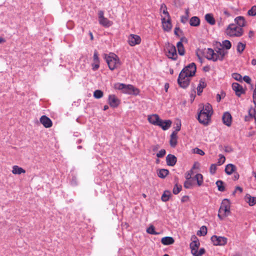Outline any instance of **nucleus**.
Wrapping results in <instances>:
<instances>
[{"mask_svg": "<svg viewBox=\"0 0 256 256\" xmlns=\"http://www.w3.org/2000/svg\"><path fill=\"white\" fill-rule=\"evenodd\" d=\"M176 47L178 48V54L182 56H184L186 51L183 44H182L181 42H178L176 44Z\"/></svg>", "mask_w": 256, "mask_h": 256, "instance_id": "473e14b6", "label": "nucleus"}, {"mask_svg": "<svg viewBox=\"0 0 256 256\" xmlns=\"http://www.w3.org/2000/svg\"><path fill=\"white\" fill-rule=\"evenodd\" d=\"M234 22L239 26L240 28L245 26V19L244 16H238L235 18Z\"/></svg>", "mask_w": 256, "mask_h": 256, "instance_id": "bb28decb", "label": "nucleus"}, {"mask_svg": "<svg viewBox=\"0 0 256 256\" xmlns=\"http://www.w3.org/2000/svg\"><path fill=\"white\" fill-rule=\"evenodd\" d=\"M200 110L204 111V112L210 114L211 116H212L213 114L212 106L209 103H207L206 105L203 106V108Z\"/></svg>", "mask_w": 256, "mask_h": 256, "instance_id": "c85d7f7f", "label": "nucleus"}, {"mask_svg": "<svg viewBox=\"0 0 256 256\" xmlns=\"http://www.w3.org/2000/svg\"><path fill=\"white\" fill-rule=\"evenodd\" d=\"M211 241L214 245L224 246L227 244L228 238L224 236L214 235L211 237Z\"/></svg>", "mask_w": 256, "mask_h": 256, "instance_id": "1a4fd4ad", "label": "nucleus"}, {"mask_svg": "<svg viewBox=\"0 0 256 256\" xmlns=\"http://www.w3.org/2000/svg\"><path fill=\"white\" fill-rule=\"evenodd\" d=\"M98 18L100 24L104 27L108 28L113 24L112 21L110 20L104 16V12L103 10L98 11Z\"/></svg>", "mask_w": 256, "mask_h": 256, "instance_id": "6e6552de", "label": "nucleus"}, {"mask_svg": "<svg viewBox=\"0 0 256 256\" xmlns=\"http://www.w3.org/2000/svg\"><path fill=\"white\" fill-rule=\"evenodd\" d=\"M206 252V250L204 248H200L199 251L196 250V254H194L193 256H202Z\"/></svg>", "mask_w": 256, "mask_h": 256, "instance_id": "603ef678", "label": "nucleus"}, {"mask_svg": "<svg viewBox=\"0 0 256 256\" xmlns=\"http://www.w3.org/2000/svg\"><path fill=\"white\" fill-rule=\"evenodd\" d=\"M128 42L130 46H134L140 43L141 38L138 35L131 34L128 37Z\"/></svg>", "mask_w": 256, "mask_h": 256, "instance_id": "f8f14e48", "label": "nucleus"}, {"mask_svg": "<svg viewBox=\"0 0 256 256\" xmlns=\"http://www.w3.org/2000/svg\"><path fill=\"white\" fill-rule=\"evenodd\" d=\"M162 28L164 31L166 32H170L172 28V24L171 22V19L170 18H168L166 20L165 18H162Z\"/></svg>", "mask_w": 256, "mask_h": 256, "instance_id": "4468645a", "label": "nucleus"}, {"mask_svg": "<svg viewBox=\"0 0 256 256\" xmlns=\"http://www.w3.org/2000/svg\"><path fill=\"white\" fill-rule=\"evenodd\" d=\"M161 242L165 246L170 245L174 242V240L171 236H165L161 239Z\"/></svg>", "mask_w": 256, "mask_h": 256, "instance_id": "4be33fe9", "label": "nucleus"}, {"mask_svg": "<svg viewBox=\"0 0 256 256\" xmlns=\"http://www.w3.org/2000/svg\"><path fill=\"white\" fill-rule=\"evenodd\" d=\"M146 232L148 234H154L157 235L158 234V232H156L155 230V228L154 226L152 225L150 226H149L146 229Z\"/></svg>", "mask_w": 256, "mask_h": 256, "instance_id": "a19ab883", "label": "nucleus"}, {"mask_svg": "<svg viewBox=\"0 0 256 256\" xmlns=\"http://www.w3.org/2000/svg\"><path fill=\"white\" fill-rule=\"evenodd\" d=\"M188 10H186V14L185 16H181L180 21L182 23L185 24L187 22L188 18Z\"/></svg>", "mask_w": 256, "mask_h": 256, "instance_id": "09e8293b", "label": "nucleus"}, {"mask_svg": "<svg viewBox=\"0 0 256 256\" xmlns=\"http://www.w3.org/2000/svg\"><path fill=\"white\" fill-rule=\"evenodd\" d=\"M161 10L163 9L162 10V13L166 15V16L168 17V18H170V15L169 13L168 12L167 10V8L165 4H163L161 5Z\"/></svg>", "mask_w": 256, "mask_h": 256, "instance_id": "49530a36", "label": "nucleus"}, {"mask_svg": "<svg viewBox=\"0 0 256 256\" xmlns=\"http://www.w3.org/2000/svg\"><path fill=\"white\" fill-rule=\"evenodd\" d=\"M236 170V167L235 165L229 164L226 166L225 172L228 175H230L232 173L234 172Z\"/></svg>", "mask_w": 256, "mask_h": 256, "instance_id": "412c9836", "label": "nucleus"}, {"mask_svg": "<svg viewBox=\"0 0 256 256\" xmlns=\"http://www.w3.org/2000/svg\"><path fill=\"white\" fill-rule=\"evenodd\" d=\"M178 42H181L182 44L183 42H187L188 39L185 36H182L180 38V41Z\"/></svg>", "mask_w": 256, "mask_h": 256, "instance_id": "774afa93", "label": "nucleus"}, {"mask_svg": "<svg viewBox=\"0 0 256 256\" xmlns=\"http://www.w3.org/2000/svg\"><path fill=\"white\" fill-rule=\"evenodd\" d=\"M246 48V44H242L241 42H239L238 44L237 47H236V50L240 54H242L243 51L244 50V48Z\"/></svg>", "mask_w": 256, "mask_h": 256, "instance_id": "58836bf2", "label": "nucleus"}, {"mask_svg": "<svg viewBox=\"0 0 256 256\" xmlns=\"http://www.w3.org/2000/svg\"><path fill=\"white\" fill-rule=\"evenodd\" d=\"M92 69L93 70L96 71L100 68V63H94L92 64Z\"/></svg>", "mask_w": 256, "mask_h": 256, "instance_id": "680f3d73", "label": "nucleus"}, {"mask_svg": "<svg viewBox=\"0 0 256 256\" xmlns=\"http://www.w3.org/2000/svg\"><path fill=\"white\" fill-rule=\"evenodd\" d=\"M104 58L108 64V68L112 70L116 68L118 65L120 64L118 57L114 53L110 52L109 54H104Z\"/></svg>", "mask_w": 256, "mask_h": 256, "instance_id": "7ed1b4c3", "label": "nucleus"}, {"mask_svg": "<svg viewBox=\"0 0 256 256\" xmlns=\"http://www.w3.org/2000/svg\"><path fill=\"white\" fill-rule=\"evenodd\" d=\"M93 60L94 63H100V58H98V54L96 50H94Z\"/></svg>", "mask_w": 256, "mask_h": 256, "instance_id": "de8ad7c7", "label": "nucleus"}, {"mask_svg": "<svg viewBox=\"0 0 256 256\" xmlns=\"http://www.w3.org/2000/svg\"><path fill=\"white\" fill-rule=\"evenodd\" d=\"M222 46L226 50H229L232 47V44L228 40H224L222 42Z\"/></svg>", "mask_w": 256, "mask_h": 256, "instance_id": "c03bdc74", "label": "nucleus"}, {"mask_svg": "<svg viewBox=\"0 0 256 256\" xmlns=\"http://www.w3.org/2000/svg\"><path fill=\"white\" fill-rule=\"evenodd\" d=\"M192 242L190 244L192 254H196V251L198 250L200 246L199 240L195 235H192L191 237Z\"/></svg>", "mask_w": 256, "mask_h": 256, "instance_id": "9d476101", "label": "nucleus"}, {"mask_svg": "<svg viewBox=\"0 0 256 256\" xmlns=\"http://www.w3.org/2000/svg\"><path fill=\"white\" fill-rule=\"evenodd\" d=\"M66 26L68 28L72 29L74 26V22L72 21H68L67 22Z\"/></svg>", "mask_w": 256, "mask_h": 256, "instance_id": "e2e57ef3", "label": "nucleus"}, {"mask_svg": "<svg viewBox=\"0 0 256 256\" xmlns=\"http://www.w3.org/2000/svg\"><path fill=\"white\" fill-rule=\"evenodd\" d=\"M171 196L170 191L165 190L162 196V200L166 202L169 200L170 197Z\"/></svg>", "mask_w": 256, "mask_h": 256, "instance_id": "f704fd0d", "label": "nucleus"}, {"mask_svg": "<svg viewBox=\"0 0 256 256\" xmlns=\"http://www.w3.org/2000/svg\"><path fill=\"white\" fill-rule=\"evenodd\" d=\"M12 172L14 174H20L22 173H25L26 170L18 166H14L12 168Z\"/></svg>", "mask_w": 256, "mask_h": 256, "instance_id": "72a5a7b5", "label": "nucleus"}, {"mask_svg": "<svg viewBox=\"0 0 256 256\" xmlns=\"http://www.w3.org/2000/svg\"><path fill=\"white\" fill-rule=\"evenodd\" d=\"M226 160V158L222 154H220L219 155V158L218 159V161L217 162V164L218 166H220Z\"/></svg>", "mask_w": 256, "mask_h": 256, "instance_id": "3c124183", "label": "nucleus"}, {"mask_svg": "<svg viewBox=\"0 0 256 256\" xmlns=\"http://www.w3.org/2000/svg\"><path fill=\"white\" fill-rule=\"evenodd\" d=\"M256 108L252 109V118L254 119L255 122L256 123Z\"/></svg>", "mask_w": 256, "mask_h": 256, "instance_id": "0e129e2a", "label": "nucleus"}, {"mask_svg": "<svg viewBox=\"0 0 256 256\" xmlns=\"http://www.w3.org/2000/svg\"><path fill=\"white\" fill-rule=\"evenodd\" d=\"M108 103L113 108H117L120 103V100L114 94H110L108 96Z\"/></svg>", "mask_w": 256, "mask_h": 256, "instance_id": "9b49d317", "label": "nucleus"}, {"mask_svg": "<svg viewBox=\"0 0 256 256\" xmlns=\"http://www.w3.org/2000/svg\"><path fill=\"white\" fill-rule=\"evenodd\" d=\"M248 14L250 16H255L256 15V6H252L251 8L248 10Z\"/></svg>", "mask_w": 256, "mask_h": 256, "instance_id": "a18cd8bd", "label": "nucleus"}, {"mask_svg": "<svg viewBox=\"0 0 256 256\" xmlns=\"http://www.w3.org/2000/svg\"><path fill=\"white\" fill-rule=\"evenodd\" d=\"M234 173V176H233V180H238L240 177V175H239L238 173L237 172H236Z\"/></svg>", "mask_w": 256, "mask_h": 256, "instance_id": "338daca9", "label": "nucleus"}, {"mask_svg": "<svg viewBox=\"0 0 256 256\" xmlns=\"http://www.w3.org/2000/svg\"><path fill=\"white\" fill-rule=\"evenodd\" d=\"M193 174L194 171L192 170H190L187 172L185 175V178H186V180H190L192 178V176Z\"/></svg>", "mask_w": 256, "mask_h": 256, "instance_id": "864d4df0", "label": "nucleus"}, {"mask_svg": "<svg viewBox=\"0 0 256 256\" xmlns=\"http://www.w3.org/2000/svg\"><path fill=\"white\" fill-rule=\"evenodd\" d=\"M181 128V122H179L176 124V126L175 127V130L173 132H175L178 134V132L180 130Z\"/></svg>", "mask_w": 256, "mask_h": 256, "instance_id": "13d9d810", "label": "nucleus"}, {"mask_svg": "<svg viewBox=\"0 0 256 256\" xmlns=\"http://www.w3.org/2000/svg\"><path fill=\"white\" fill-rule=\"evenodd\" d=\"M182 188V186H178V184H176L174 186L172 192L174 194H178L180 192Z\"/></svg>", "mask_w": 256, "mask_h": 256, "instance_id": "79ce46f5", "label": "nucleus"}, {"mask_svg": "<svg viewBox=\"0 0 256 256\" xmlns=\"http://www.w3.org/2000/svg\"><path fill=\"white\" fill-rule=\"evenodd\" d=\"M180 32L182 34H183V32L180 29V28L178 26H176L174 30V34L176 36H180V35L178 33V32Z\"/></svg>", "mask_w": 256, "mask_h": 256, "instance_id": "4d7b16f0", "label": "nucleus"}, {"mask_svg": "<svg viewBox=\"0 0 256 256\" xmlns=\"http://www.w3.org/2000/svg\"><path fill=\"white\" fill-rule=\"evenodd\" d=\"M148 120L150 123L154 126H158L159 122L161 120L158 115L157 114H154L150 116H148Z\"/></svg>", "mask_w": 256, "mask_h": 256, "instance_id": "f3484780", "label": "nucleus"}, {"mask_svg": "<svg viewBox=\"0 0 256 256\" xmlns=\"http://www.w3.org/2000/svg\"><path fill=\"white\" fill-rule=\"evenodd\" d=\"M216 52V56L214 58V62H216L218 60L222 61L224 59V56L228 54L227 51L220 48H218Z\"/></svg>", "mask_w": 256, "mask_h": 256, "instance_id": "2eb2a0df", "label": "nucleus"}, {"mask_svg": "<svg viewBox=\"0 0 256 256\" xmlns=\"http://www.w3.org/2000/svg\"><path fill=\"white\" fill-rule=\"evenodd\" d=\"M40 122L46 128H50L52 125L51 120L46 116H42L40 118Z\"/></svg>", "mask_w": 256, "mask_h": 256, "instance_id": "a211bd4d", "label": "nucleus"}, {"mask_svg": "<svg viewBox=\"0 0 256 256\" xmlns=\"http://www.w3.org/2000/svg\"><path fill=\"white\" fill-rule=\"evenodd\" d=\"M226 32L230 36L239 37L242 35L243 30L242 28L237 26L234 24H230L227 28Z\"/></svg>", "mask_w": 256, "mask_h": 256, "instance_id": "39448f33", "label": "nucleus"}, {"mask_svg": "<svg viewBox=\"0 0 256 256\" xmlns=\"http://www.w3.org/2000/svg\"><path fill=\"white\" fill-rule=\"evenodd\" d=\"M200 19L196 16L192 17L190 20V24L192 26H198L200 24Z\"/></svg>", "mask_w": 256, "mask_h": 256, "instance_id": "a878e982", "label": "nucleus"}, {"mask_svg": "<svg viewBox=\"0 0 256 256\" xmlns=\"http://www.w3.org/2000/svg\"><path fill=\"white\" fill-rule=\"evenodd\" d=\"M169 174V170L167 169H160L158 172V176L162 178H165Z\"/></svg>", "mask_w": 256, "mask_h": 256, "instance_id": "c756f323", "label": "nucleus"}, {"mask_svg": "<svg viewBox=\"0 0 256 256\" xmlns=\"http://www.w3.org/2000/svg\"><path fill=\"white\" fill-rule=\"evenodd\" d=\"M212 116L208 114L204 111L200 110L198 114L197 119L199 122L204 126H207L210 124Z\"/></svg>", "mask_w": 256, "mask_h": 256, "instance_id": "0eeeda50", "label": "nucleus"}, {"mask_svg": "<svg viewBox=\"0 0 256 256\" xmlns=\"http://www.w3.org/2000/svg\"><path fill=\"white\" fill-rule=\"evenodd\" d=\"M114 88L116 90H121L124 94H130L138 95L140 92V90L134 88L132 84H126L121 83H116L114 85Z\"/></svg>", "mask_w": 256, "mask_h": 256, "instance_id": "f03ea898", "label": "nucleus"}, {"mask_svg": "<svg viewBox=\"0 0 256 256\" xmlns=\"http://www.w3.org/2000/svg\"><path fill=\"white\" fill-rule=\"evenodd\" d=\"M252 108H250L248 110V115L244 117V120L246 122H249L252 120Z\"/></svg>", "mask_w": 256, "mask_h": 256, "instance_id": "8fccbe9b", "label": "nucleus"}, {"mask_svg": "<svg viewBox=\"0 0 256 256\" xmlns=\"http://www.w3.org/2000/svg\"><path fill=\"white\" fill-rule=\"evenodd\" d=\"M194 184L193 180L192 178L190 180H186L184 182V185L186 188L190 189L192 187Z\"/></svg>", "mask_w": 256, "mask_h": 256, "instance_id": "e433bc0d", "label": "nucleus"}, {"mask_svg": "<svg viewBox=\"0 0 256 256\" xmlns=\"http://www.w3.org/2000/svg\"><path fill=\"white\" fill-rule=\"evenodd\" d=\"M218 190L220 192H224L225 190V186H224V182L221 180H218L216 183Z\"/></svg>", "mask_w": 256, "mask_h": 256, "instance_id": "c9c22d12", "label": "nucleus"}, {"mask_svg": "<svg viewBox=\"0 0 256 256\" xmlns=\"http://www.w3.org/2000/svg\"><path fill=\"white\" fill-rule=\"evenodd\" d=\"M206 86V83L204 79H200V83L197 88L198 95L200 96L203 91V89Z\"/></svg>", "mask_w": 256, "mask_h": 256, "instance_id": "b1692460", "label": "nucleus"}, {"mask_svg": "<svg viewBox=\"0 0 256 256\" xmlns=\"http://www.w3.org/2000/svg\"><path fill=\"white\" fill-rule=\"evenodd\" d=\"M232 90L235 92L236 96L240 97L242 94L246 92L245 90L243 88L242 86L237 82H234L232 84Z\"/></svg>", "mask_w": 256, "mask_h": 256, "instance_id": "ddd939ff", "label": "nucleus"}, {"mask_svg": "<svg viewBox=\"0 0 256 256\" xmlns=\"http://www.w3.org/2000/svg\"><path fill=\"white\" fill-rule=\"evenodd\" d=\"M216 56V52L214 50L210 48L207 50L206 55L205 57L208 60H212L214 62V58Z\"/></svg>", "mask_w": 256, "mask_h": 256, "instance_id": "393cba45", "label": "nucleus"}, {"mask_svg": "<svg viewBox=\"0 0 256 256\" xmlns=\"http://www.w3.org/2000/svg\"><path fill=\"white\" fill-rule=\"evenodd\" d=\"M207 234V228L206 226H202L200 230L197 232V234L200 236H204Z\"/></svg>", "mask_w": 256, "mask_h": 256, "instance_id": "4c0bfd02", "label": "nucleus"}, {"mask_svg": "<svg viewBox=\"0 0 256 256\" xmlns=\"http://www.w3.org/2000/svg\"><path fill=\"white\" fill-rule=\"evenodd\" d=\"M205 20L210 25H214L216 23L215 19L212 14H206L205 15Z\"/></svg>", "mask_w": 256, "mask_h": 256, "instance_id": "2f4dec72", "label": "nucleus"}, {"mask_svg": "<svg viewBox=\"0 0 256 256\" xmlns=\"http://www.w3.org/2000/svg\"><path fill=\"white\" fill-rule=\"evenodd\" d=\"M160 147L158 144H156L152 146V151L156 152L159 149Z\"/></svg>", "mask_w": 256, "mask_h": 256, "instance_id": "69168bd1", "label": "nucleus"}, {"mask_svg": "<svg viewBox=\"0 0 256 256\" xmlns=\"http://www.w3.org/2000/svg\"><path fill=\"white\" fill-rule=\"evenodd\" d=\"M246 200H248L249 205L252 206L256 204V197L252 196L249 194H246L245 196Z\"/></svg>", "mask_w": 256, "mask_h": 256, "instance_id": "7c9ffc66", "label": "nucleus"}, {"mask_svg": "<svg viewBox=\"0 0 256 256\" xmlns=\"http://www.w3.org/2000/svg\"><path fill=\"white\" fill-rule=\"evenodd\" d=\"M166 160L168 166H173L176 163L177 158L173 154H168L166 157Z\"/></svg>", "mask_w": 256, "mask_h": 256, "instance_id": "6ab92c4d", "label": "nucleus"}, {"mask_svg": "<svg viewBox=\"0 0 256 256\" xmlns=\"http://www.w3.org/2000/svg\"><path fill=\"white\" fill-rule=\"evenodd\" d=\"M178 136L177 134L175 132H172L170 135V144L172 148H175L178 144Z\"/></svg>", "mask_w": 256, "mask_h": 256, "instance_id": "5701e85b", "label": "nucleus"}, {"mask_svg": "<svg viewBox=\"0 0 256 256\" xmlns=\"http://www.w3.org/2000/svg\"><path fill=\"white\" fill-rule=\"evenodd\" d=\"M216 164H212L210 168V172L211 174H215L216 170Z\"/></svg>", "mask_w": 256, "mask_h": 256, "instance_id": "6e6d98bb", "label": "nucleus"}, {"mask_svg": "<svg viewBox=\"0 0 256 256\" xmlns=\"http://www.w3.org/2000/svg\"><path fill=\"white\" fill-rule=\"evenodd\" d=\"M166 56L170 59L176 60L178 59V54L176 46L168 42L166 44Z\"/></svg>", "mask_w": 256, "mask_h": 256, "instance_id": "423d86ee", "label": "nucleus"}, {"mask_svg": "<svg viewBox=\"0 0 256 256\" xmlns=\"http://www.w3.org/2000/svg\"><path fill=\"white\" fill-rule=\"evenodd\" d=\"M172 122L170 120H162L161 119L158 126L160 127L164 130H168L172 125Z\"/></svg>", "mask_w": 256, "mask_h": 256, "instance_id": "aec40b11", "label": "nucleus"}, {"mask_svg": "<svg viewBox=\"0 0 256 256\" xmlns=\"http://www.w3.org/2000/svg\"><path fill=\"white\" fill-rule=\"evenodd\" d=\"M193 180H196L197 184L198 186H202L204 182L203 176L201 174H197L194 178Z\"/></svg>", "mask_w": 256, "mask_h": 256, "instance_id": "cd10ccee", "label": "nucleus"}, {"mask_svg": "<svg viewBox=\"0 0 256 256\" xmlns=\"http://www.w3.org/2000/svg\"><path fill=\"white\" fill-rule=\"evenodd\" d=\"M103 96L104 93L101 90H97L94 92V97L96 99L100 98Z\"/></svg>", "mask_w": 256, "mask_h": 256, "instance_id": "ea45409f", "label": "nucleus"}, {"mask_svg": "<svg viewBox=\"0 0 256 256\" xmlns=\"http://www.w3.org/2000/svg\"><path fill=\"white\" fill-rule=\"evenodd\" d=\"M196 67L194 62L185 66L180 72L178 78V84L183 88H186L190 85V78L194 76L196 72Z\"/></svg>", "mask_w": 256, "mask_h": 256, "instance_id": "f257e3e1", "label": "nucleus"}, {"mask_svg": "<svg viewBox=\"0 0 256 256\" xmlns=\"http://www.w3.org/2000/svg\"><path fill=\"white\" fill-rule=\"evenodd\" d=\"M242 80H244L248 84H250L251 82V78L249 76H245L242 78Z\"/></svg>", "mask_w": 256, "mask_h": 256, "instance_id": "052dcab7", "label": "nucleus"}, {"mask_svg": "<svg viewBox=\"0 0 256 256\" xmlns=\"http://www.w3.org/2000/svg\"><path fill=\"white\" fill-rule=\"evenodd\" d=\"M232 78H234L235 80L238 81L240 82H242V76L238 73H233L232 74Z\"/></svg>", "mask_w": 256, "mask_h": 256, "instance_id": "37998d69", "label": "nucleus"}, {"mask_svg": "<svg viewBox=\"0 0 256 256\" xmlns=\"http://www.w3.org/2000/svg\"><path fill=\"white\" fill-rule=\"evenodd\" d=\"M230 213V202L228 199H224L219 208L218 217L222 220Z\"/></svg>", "mask_w": 256, "mask_h": 256, "instance_id": "20e7f679", "label": "nucleus"}, {"mask_svg": "<svg viewBox=\"0 0 256 256\" xmlns=\"http://www.w3.org/2000/svg\"><path fill=\"white\" fill-rule=\"evenodd\" d=\"M223 123L228 126H230L232 122V116L229 112H224L222 117Z\"/></svg>", "mask_w": 256, "mask_h": 256, "instance_id": "dca6fc26", "label": "nucleus"}, {"mask_svg": "<svg viewBox=\"0 0 256 256\" xmlns=\"http://www.w3.org/2000/svg\"><path fill=\"white\" fill-rule=\"evenodd\" d=\"M194 151L196 154H198L200 156H204V152L202 150L199 149L198 148H196L195 149H194Z\"/></svg>", "mask_w": 256, "mask_h": 256, "instance_id": "bf43d9fd", "label": "nucleus"}, {"mask_svg": "<svg viewBox=\"0 0 256 256\" xmlns=\"http://www.w3.org/2000/svg\"><path fill=\"white\" fill-rule=\"evenodd\" d=\"M166 154V151L164 149H162L158 153L156 154V156L158 158H163Z\"/></svg>", "mask_w": 256, "mask_h": 256, "instance_id": "5fc2aeb1", "label": "nucleus"}]
</instances>
